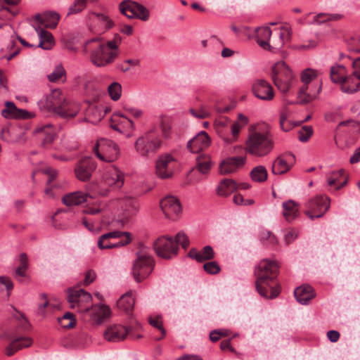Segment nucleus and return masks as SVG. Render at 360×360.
<instances>
[{"mask_svg": "<svg viewBox=\"0 0 360 360\" xmlns=\"http://www.w3.org/2000/svg\"><path fill=\"white\" fill-rule=\"evenodd\" d=\"M279 266L273 260L264 259L261 260L255 269L256 276V289L264 298L274 299L280 293V286H271L270 282L274 281L278 274Z\"/></svg>", "mask_w": 360, "mask_h": 360, "instance_id": "f257e3e1", "label": "nucleus"}, {"mask_svg": "<svg viewBox=\"0 0 360 360\" xmlns=\"http://www.w3.org/2000/svg\"><path fill=\"white\" fill-rule=\"evenodd\" d=\"M86 44L89 46L90 61L96 67L101 68L111 64L118 56L117 53L101 38H93L89 40Z\"/></svg>", "mask_w": 360, "mask_h": 360, "instance_id": "f03ea898", "label": "nucleus"}, {"mask_svg": "<svg viewBox=\"0 0 360 360\" xmlns=\"http://www.w3.org/2000/svg\"><path fill=\"white\" fill-rule=\"evenodd\" d=\"M273 148L274 141L267 129L252 131L246 141V152L256 157L265 156L270 153Z\"/></svg>", "mask_w": 360, "mask_h": 360, "instance_id": "7ed1b4c3", "label": "nucleus"}, {"mask_svg": "<svg viewBox=\"0 0 360 360\" xmlns=\"http://www.w3.org/2000/svg\"><path fill=\"white\" fill-rule=\"evenodd\" d=\"M155 262L149 253L148 248H142L136 253V259L134 262L132 273L135 281L141 283L148 277L154 269Z\"/></svg>", "mask_w": 360, "mask_h": 360, "instance_id": "20e7f679", "label": "nucleus"}, {"mask_svg": "<svg viewBox=\"0 0 360 360\" xmlns=\"http://www.w3.org/2000/svg\"><path fill=\"white\" fill-rule=\"evenodd\" d=\"M271 77L274 84L283 94L288 92L295 79L294 75L284 61H278L272 68Z\"/></svg>", "mask_w": 360, "mask_h": 360, "instance_id": "39448f33", "label": "nucleus"}, {"mask_svg": "<svg viewBox=\"0 0 360 360\" xmlns=\"http://www.w3.org/2000/svg\"><path fill=\"white\" fill-rule=\"evenodd\" d=\"M214 129L217 134L224 142L231 144L238 141L239 137V123L231 122L227 117H223L214 122Z\"/></svg>", "mask_w": 360, "mask_h": 360, "instance_id": "423d86ee", "label": "nucleus"}, {"mask_svg": "<svg viewBox=\"0 0 360 360\" xmlns=\"http://www.w3.org/2000/svg\"><path fill=\"white\" fill-rule=\"evenodd\" d=\"M151 129L145 135L139 137L135 142L136 152L141 156L147 157L156 153L162 146V141Z\"/></svg>", "mask_w": 360, "mask_h": 360, "instance_id": "0eeeda50", "label": "nucleus"}, {"mask_svg": "<svg viewBox=\"0 0 360 360\" xmlns=\"http://www.w3.org/2000/svg\"><path fill=\"white\" fill-rule=\"evenodd\" d=\"M93 151L98 158L107 162L116 160L120 153V148L115 142L104 138L97 141Z\"/></svg>", "mask_w": 360, "mask_h": 360, "instance_id": "6e6552de", "label": "nucleus"}, {"mask_svg": "<svg viewBox=\"0 0 360 360\" xmlns=\"http://www.w3.org/2000/svg\"><path fill=\"white\" fill-rule=\"evenodd\" d=\"M131 241L129 232L111 231L101 236L98 240V246L101 250L123 247Z\"/></svg>", "mask_w": 360, "mask_h": 360, "instance_id": "1a4fd4ad", "label": "nucleus"}, {"mask_svg": "<svg viewBox=\"0 0 360 360\" xmlns=\"http://www.w3.org/2000/svg\"><path fill=\"white\" fill-rule=\"evenodd\" d=\"M92 297L90 293L82 289H69L68 301L72 309L80 312H86L91 307Z\"/></svg>", "mask_w": 360, "mask_h": 360, "instance_id": "9d476101", "label": "nucleus"}, {"mask_svg": "<svg viewBox=\"0 0 360 360\" xmlns=\"http://www.w3.org/2000/svg\"><path fill=\"white\" fill-rule=\"evenodd\" d=\"M268 46L265 50L276 51L280 50L291 38V29L288 25H281L272 30Z\"/></svg>", "mask_w": 360, "mask_h": 360, "instance_id": "9b49d317", "label": "nucleus"}, {"mask_svg": "<svg viewBox=\"0 0 360 360\" xmlns=\"http://www.w3.org/2000/svg\"><path fill=\"white\" fill-rule=\"evenodd\" d=\"M305 207L304 213L311 219L320 218L330 207V199L326 195H316L309 200Z\"/></svg>", "mask_w": 360, "mask_h": 360, "instance_id": "f8f14e48", "label": "nucleus"}, {"mask_svg": "<svg viewBox=\"0 0 360 360\" xmlns=\"http://www.w3.org/2000/svg\"><path fill=\"white\" fill-rule=\"evenodd\" d=\"M153 246L158 257L167 259L176 256L179 250L174 239L167 236L159 237L153 242Z\"/></svg>", "mask_w": 360, "mask_h": 360, "instance_id": "ddd939ff", "label": "nucleus"}, {"mask_svg": "<svg viewBox=\"0 0 360 360\" xmlns=\"http://www.w3.org/2000/svg\"><path fill=\"white\" fill-rule=\"evenodd\" d=\"M122 14L128 18H136L146 21L150 16L149 11L143 5L131 1H123L119 6Z\"/></svg>", "mask_w": 360, "mask_h": 360, "instance_id": "4468645a", "label": "nucleus"}, {"mask_svg": "<svg viewBox=\"0 0 360 360\" xmlns=\"http://www.w3.org/2000/svg\"><path fill=\"white\" fill-rule=\"evenodd\" d=\"M176 160L169 154H165L158 158L155 163V173L160 179L171 178L174 174Z\"/></svg>", "mask_w": 360, "mask_h": 360, "instance_id": "2eb2a0df", "label": "nucleus"}, {"mask_svg": "<svg viewBox=\"0 0 360 360\" xmlns=\"http://www.w3.org/2000/svg\"><path fill=\"white\" fill-rule=\"evenodd\" d=\"M321 89V82L302 85L297 93V103L304 105L311 102L318 97Z\"/></svg>", "mask_w": 360, "mask_h": 360, "instance_id": "dca6fc26", "label": "nucleus"}, {"mask_svg": "<svg viewBox=\"0 0 360 360\" xmlns=\"http://www.w3.org/2000/svg\"><path fill=\"white\" fill-rule=\"evenodd\" d=\"M96 168L95 161L90 157H86L76 164L75 167V175L82 181H88Z\"/></svg>", "mask_w": 360, "mask_h": 360, "instance_id": "f3484780", "label": "nucleus"}, {"mask_svg": "<svg viewBox=\"0 0 360 360\" xmlns=\"http://www.w3.org/2000/svg\"><path fill=\"white\" fill-rule=\"evenodd\" d=\"M104 183L115 189H119L124 185V176L122 171L114 165L108 167L103 175Z\"/></svg>", "mask_w": 360, "mask_h": 360, "instance_id": "a211bd4d", "label": "nucleus"}, {"mask_svg": "<svg viewBox=\"0 0 360 360\" xmlns=\"http://www.w3.org/2000/svg\"><path fill=\"white\" fill-rule=\"evenodd\" d=\"M295 163V156L287 153L278 156L273 162L271 172L274 174L280 175L288 172Z\"/></svg>", "mask_w": 360, "mask_h": 360, "instance_id": "6ab92c4d", "label": "nucleus"}, {"mask_svg": "<svg viewBox=\"0 0 360 360\" xmlns=\"http://www.w3.org/2000/svg\"><path fill=\"white\" fill-rule=\"evenodd\" d=\"M161 209L168 219H175L181 212V205L178 198L167 196L160 202Z\"/></svg>", "mask_w": 360, "mask_h": 360, "instance_id": "aec40b11", "label": "nucleus"}, {"mask_svg": "<svg viewBox=\"0 0 360 360\" xmlns=\"http://www.w3.org/2000/svg\"><path fill=\"white\" fill-rule=\"evenodd\" d=\"M128 335L132 336L131 329L120 324L110 326L103 333L105 340L109 342L124 340Z\"/></svg>", "mask_w": 360, "mask_h": 360, "instance_id": "412c9836", "label": "nucleus"}, {"mask_svg": "<svg viewBox=\"0 0 360 360\" xmlns=\"http://www.w3.org/2000/svg\"><path fill=\"white\" fill-rule=\"evenodd\" d=\"M33 134L44 148L48 147L53 142L56 135L55 128L51 124L37 127Z\"/></svg>", "mask_w": 360, "mask_h": 360, "instance_id": "4be33fe9", "label": "nucleus"}, {"mask_svg": "<svg viewBox=\"0 0 360 360\" xmlns=\"http://www.w3.org/2000/svg\"><path fill=\"white\" fill-rule=\"evenodd\" d=\"M245 162V155L227 158L220 163L219 172L224 175L236 172L243 167Z\"/></svg>", "mask_w": 360, "mask_h": 360, "instance_id": "5701e85b", "label": "nucleus"}, {"mask_svg": "<svg viewBox=\"0 0 360 360\" xmlns=\"http://www.w3.org/2000/svg\"><path fill=\"white\" fill-rule=\"evenodd\" d=\"M112 122L115 124H111V127L120 133H126L127 136H130L134 129L133 121L120 112L113 115Z\"/></svg>", "mask_w": 360, "mask_h": 360, "instance_id": "b1692460", "label": "nucleus"}, {"mask_svg": "<svg viewBox=\"0 0 360 360\" xmlns=\"http://www.w3.org/2000/svg\"><path fill=\"white\" fill-rule=\"evenodd\" d=\"M254 95L264 101H271L274 97L272 86L264 79H258L252 85Z\"/></svg>", "mask_w": 360, "mask_h": 360, "instance_id": "393cba45", "label": "nucleus"}, {"mask_svg": "<svg viewBox=\"0 0 360 360\" xmlns=\"http://www.w3.org/2000/svg\"><path fill=\"white\" fill-rule=\"evenodd\" d=\"M60 105V108L56 110L55 115L65 120H70L75 117L80 110V107L78 103L70 101L65 97Z\"/></svg>", "mask_w": 360, "mask_h": 360, "instance_id": "a878e982", "label": "nucleus"}, {"mask_svg": "<svg viewBox=\"0 0 360 360\" xmlns=\"http://www.w3.org/2000/svg\"><path fill=\"white\" fill-rule=\"evenodd\" d=\"M210 144V136L205 131H202L188 141L187 148L191 153H198L201 150L207 148Z\"/></svg>", "mask_w": 360, "mask_h": 360, "instance_id": "bb28decb", "label": "nucleus"}, {"mask_svg": "<svg viewBox=\"0 0 360 360\" xmlns=\"http://www.w3.org/2000/svg\"><path fill=\"white\" fill-rule=\"evenodd\" d=\"M64 96L61 91L59 89H54L46 96L44 102H41V103H43V106L44 108L55 114L56 112V110L60 108V105H61V102Z\"/></svg>", "mask_w": 360, "mask_h": 360, "instance_id": "cd10ccee", "label": "nucleus"}, {"mask_svg": "<svg viewBox=\"0 0 360 360\" xmlns=\"http://www.w3.org/2000/svg\"><path fill=\"white\" fill-rule=\"evenodd\" d=\"M117 206L127 216H132L139 209V202L134 198L124 197L117 200Z\"/></svg>", "mask_w": 360, "mask_h": 360, "instance_id": "c85d7f7f", "label": "nucleus"}, {"mask_svg": "<svg viewBox=\"0 0 360 360\" xmlns=\"http://www.w3.org/2000/svg\"><path fill=\"white\" fill-rule=\"evenodd\" d=\"M330 78L332 82L340 84L342 86L348 79V72L343 65L335 64L330 68Z\"/></svg>", "mask_w": 360, "mask_h": 360, "instance_id": "c756f323", "label": "nucleus"}, {"mask_svg": "<svg viewBox=\"0 0 360 360\" xmlns=\"http://www.w3.org/2000/svg\"><path fill=\"white\" fill-rule=\"evenodd\" d=\"M32 340L30 338L21 337L13 340L5 349L6 355L13 356L16 352L23 348L29 347L32 345Z\"/></svg>", "mask_w": 360, "mask_h": 360, "instance_id": "7c9ffc66", "label": "nucleus"}, {"mask_svg": "<svg viewBox=\"0 0 360 360\" xmlns=\"http://www.w3.org/2000/svg\"><path fill=\"white\" fill-rule=\"evenodd\" d=\"M88 197L93 198L82 191H75L65 194L62 198V202L68 207L76 206L86 202Z\"/></svg>", "mask_w": 360, "mask_h": 360, "instance_id": "2f4dec72", "label": "nucleus"}, {"mask_svg": "<svg viewBox=\"0 0 360 360\" xmlns=\"http://www.w3.org/2000/svg\"><path fill=\"white\" fill-rule=\"evenodd\" d=\"M297 301L302 304H307L315 297L314 290L310 285H302L297 288L294 291Z\"/></svg>", "mask_w": 360, "mask_h": 360, "instance_id": "473e14b6", "label": "nucleus"}, {"mask_svg": "<svg viewBox=\"0 0 360 360\" xmlns=\"http://www.w3.org/2000/svg\"><path fill=\"white\" fill-rule=\"evenodd\" d=\"M1 115L6 118H27L28 112L17 108L13 102L6 101L5 108L1 110Z\"/></svg>", "mask_w": 360, "mask_h": 360, "instance_id": "72a5a7b5", "label": "nucleus"}, {"mask_svg": "<svg viewBox=\"0 0 360 360\" xmlns=\"http://www.w3.org/2000/svg\"><path fill=\"white\" fill-rule=\"evenodd\" d=\"M188 257L195 259L198 262L205 260H210L214 258V252L210 245L205 246L201 251H198L195 248H192L188 252Z\"/></svg>", "mask_w": 360, "mask_h": 360, "instance_id": "f704fd0d", "label": "nucleus"}, {"mask_svg": "<svg viewBox=\"0 0 360 360\" xmlns=\"http://www.w3.org/2000/svg\"><path fill=\"white\" fill-rule=\"evenodd\" d=\"M283 215L285 220L292 222L299 214V205L292 200L285 201L282 204Z\"/></svg>", "mask_w": 360, "mask_h": 360, "instance_id": "c9c22d12", "label": "nucleus"}, {"mask_svg": "<svg viewBox=\"0 0 360 360\" xmlns=\"http://www.w3.org/2000/svg\"><path fill=\"white\" fill-rule=\"evenodd\" d=\"M90 18L97 24L100 31L105 32L114 25L113 21L105 13H92Z\"/></svg>", "mask_w": 360, "mask_h": 360, "instance_id": "e433bc0d", "label": "nucleus"}, {"mask_svg": "<svg viewBox=\"0 0 360 360\" xmlns=\"http://www.w3.org/2000/svg\"><path fill=\"white\" fill-rule=\"evenodd\" d=\"M34 30L38 32L39 38V43L37 47L44 50L51 49L54 45V39L51 33L43 30L40 26L34 27Z\"/></svg>", "mask_w": 360, "mask_h": 360, "instance_id": "4c0bfd02", "label": "nucleus"}, {"mask_svg": "<svg viewBox=\"0 0 360 360\" xmlns=\"http://www.w3.org/2000/svg\"><path fill=\"white\" fill-rule=\"evenodd\" d=\"M195 169L201 174H207L213 165L211 158L209 155L200 153L196 157Z\"/></svg>", "mask_w": 360, "mask_h": 360, "instance_id": "58836bf2", "label": "nucleus"}, {"mask_svg": "<svg viewBox=\"0 0 360 360\" xmlns=\"http://www.w3.org/2000/svg\"><path fill=\"white\" fill-rule=\"evenodd\" d=\"M110 309L106 305H99L94 309L92 314V319L94 321L100 325L110 316Z\"/></svg>", "mask_w": 360, "mask_h": 360, "instance_id": "ea45409f", "label": "nucleus"}, {"mask_svg": "<svg viewBox=\"0 0 360 360\" xmlns=\"http://www.w3.org/2000/svg\"><path fill=\"white\" fill-rule=\"evenodd\" d=\"M272 30L268 26H262L256 29L255 30V38L257 44L263 49L265 50L266 46H268L267 41L270 39Z\"/></svg>", "mask_w": 360, "mask_h": 360, "instance_id": "a19ab883", "label": "nucleus"}, {"mask_svg": "<svg viewBox=\"0 0 360 360\" xmlns=\"http://www.w3.org/2000/svg\"><path fill=\"white\" fill-rule=\"evenodd\" d=\"M237 189L236 182L230 179L222 180L217 188V193L221 196H228Z\"/></svg>", "mask_w": 360, "mask_h": 360, "instance_id": "79ce46f5", "label": "nucleus"}, {"mask_svg": "<svg viewBox=\"0 0 360 360\" xmlns=\"http://www.w3.org/2000/svg\"><path fill=\"white\" fill-rule=\"evenodd\" d=\"M134 292L130 290L122 295L117 302L118 308L126 312L131 311L134 305Z\"/></svg>", "mask_w": 360, "mask_h": 360, "instance_id": "37998d69", "label": "nucleus"}, {"mask_svg": "<svg viewBox=\"0 0 360 360\" xmlns=\"http://www.w3.org/2000/svg\"><path fill=\"white\" fill-rule=\"evenodd\" d=\"M354 68L353 74L355 78L359 80L356 86H342V91L347 94H354L360 90V58H356L352 63Z\"/></svg>", "mask_w": 360, "mask_h": 360, "instance_id": "c03bdc74", "label": "nucleus"}, {"mask_svg": "<svg viewBox=\"0 0 360 360\" xmlns=\"http://www.w3.org/2000/svg\"><path fill=\"white\" fill-rule=\"evenodd\" d=\"M60 19V15L53 11L46 12L44 14V20L41 21V25L53 29L58 25Z\"/></svg>", "mask_w": 360, "mask_h": 360, "instance_id": "a18cd8bd", "label": "nucleus"}, {"mask_svg": "<svg viewBox=\"0 0 360 360\" xmlns=\"http://www.w3.org/2000/svg\"><path fill=\"white\" fill-rule=\"evenodd\" d=\"M268 173L264 166L259 165L250 172V177L253 181L262 183L267 179Z\"/></svg>", "mask_w": 360, "mask_h": 360, "instance_id": "49530a36", "label": "nucleus"}, {"mask_svg": "<svg viewBox=\"0 0 360 360\" xmlns=\"http://www.w3.org/2000/svg\"><path fill=\"white\" fill-rule=\"evenodd\" d=\"M105 207V204L100 200H96L91 204H87L83 212L84 214L95 215L102 212Z\"/></svg>", "mask_w": 360, "mask_h": 360, "instance_id": "de8ad7c7", "label": "nucleus"}, {"mask_svg": "<svg viewBox=\"0 0 360 360\" xmlns=\"http://www.w3.org/2000/svg\"><path fill=\"white\" fill-rule=\"evenodd\" d=\"M317 75V71L315 70L308 68L304 70L301 75V81L303 83V85L315 84L317 82H321L320 80H316Z\"/></svg>", "mask_w": 360, "mask_h": 360, "instance_id": "09e8293b", "label": "nucleus"}, {"mask_svg": "<svg viewBox=\"0 0 360 360\" xmlns=\"http://www.w3.org/2000/svg\"><path fill=\"white\" fill-rule=\"evenodd\" d=\"M20 265L15 271V277L26 276V271L28 268V259L25 253L22 252L19 256Z\"/></svg>", "mask_w": 360, "mask_h": 360, "instance_id": "8fccbe9b", "label": "nucleus"}, {"mask_svg": "<svg viewBox=\"0 0 360 360\" xmlns=\"http://www.w3.org/2000/svg\"><path fill=\"white\" fill-rule=\"evenodd\" d=\"M58 323L64 328H72L75 326L76 320L73 314L67 312L62 317L58 318Z\"/></svg>", "mask_w": 360, "mask_h": 360, "instance_id": "3c124183", "label": "nucleus"}, {"mask_svg": "<svg viewBox=\"0 0 360 360\" xmlns=\"http://www.w3.org/2000/svg\"><path fill=\"white\" fill-rule=\"evenodd\" d=\"M108 91L111 99L117 101L122 94V86L118 82H112L109 85Z\"/></svg>", "mask_w": 360, "mask_h": 360, "instance_id": "603ef678", "label": "nucleus"}, {"mask_svg": "<svg viewBox=\"0 0 360 360\" xmlns=\"http://www.w3.org/2000/svg\"><path fill=\"white\" fill-rule=\"evenodd\" d=\"M313 134V129L311 126L302 127L297 133V139L301 142H307Z\"/></svg>", "mask_w": 360, "mask_h": 360, "instance_id": "864d4df0", "label": "nucleus"}, {"mask_svg": "<svg viewBox=\"0 0 360 360\" xmlns=\"http://www.w3.org/2000/svg\"><path fill=\"white\" fill-rule=\"evenodd\" d=\"M65 75V70L62 65H58L55 67L53 71L48 75V79L51 82H56L61 79Z\"/></svg>", "mask_w": 360, "mask_h": 360, "instance_id": "5fc2aeb1", "label": "nucleus"}, {"mask_svg": "<svg viewBox=\"0 0 360 360\" xmlns=\"http://www.w3.org/2000/svg\"><path fill=\"white\" fill-rule=\"evenodd\" d=\"M72 214L71 212H68L66 210H58L53 216V218H52L53 225L56 228H57V229H66L68 227V224H58V223H57L58 218L65 219V218H67V217L69 214Z\"/></svg>", "mask_w": 360, "mask_h": 360, "instance_id": "6e6d98bb", "label": "nucleus"}, {"mask_svg": "<svg viewBox=\"0 0 360 360\" xmlns=\"http://www.w3.org/2000/svg\"><path fill=\"white\" fill-rule=\"evenodd\" d=\"M15 44L16 42L14 40H11L7 47L8 53H5L2 56L3 58H6L8 61L11 60L12 58L16 56L20 51V49L19 47H15Z\"/></svg>", "mask_w": 360, "mask_h": 360, "instance_id": "4d7b16f0", "label": "nucleus"}, {"mask_svg": "<svg viewBox=\"0 0 360 360\" xmlns=\"http://www.w3.org/2000/svg\"><path fill=\"white\" fill-rule=\"evenodd\" d=\"M162 136L164 139H169L172 135V124L168 120H162L160 122Z\"/></svg>", "mask_w": 360, "mask_h": 360, "instance_id": "13d9d810", "label": "nucleus"}, {"mask_svg": "<svg viewBox=\"0 0 360 360\" xmlns=\"http://www.w3.org/2000/svg\"><path fill=\"white\" fill-rule=\"evenodd\" d=\"M86 0H75L73 5L69 8L68 15L81 12L86 6Z\"/></svg>", "mask_w": 360, "mask_h": 360, "instance_id": "bf43d9fd", "label": "nucleus"}, {"mask_svg": "<svg viewBox=\"0 0 360 360\" xmlns=\"http://www.w3.org/2000/svg\"><path fill=\"white\" fill-rule=\"evenodd\" d=\"M344 174V170L340 169L338 171H333L328 174V184L329 186H335L338 182L339 179Z\"/></svg>", "mask_w": 360, "mask_h": 360, "instance_id": "052dcab7", "label": "nucleus"}, {"mask_svg": "<svg viewBox=\"0 0 360 360\" xmlns=\"http://www.w3.org/2000/svg\"><path fill=\"white\" fill-rule=\"evenodd\" d=\"M174 241L177 246L181 245L184 249L187 248L189 245L188 236L183 232L178 233Z\"/></svg>", "mask_w": 360, "mask_h": 360, "instance_id": "680f3d73", "label": "nucleus"}, {"mask_svg": "<svg viewBox=\"0 0 360 360\" xmlns=\"http://www.w3.org/2000/svg\"><path fill=\"white\" fill-rule=\"evenodd\" d=\"M204 270L210 274H217L220 271V267L217 262L212 261L203 265Z\"/></svg>", "mask_w": 360, "mask_h": 360, "instance_id": "e2e57ef3", "label": "nucleus"}, {"mask_svg": "<svg viewBox=\"0 0 360 360\" xmlns=\"http://www.w3.org/2000/svg\"><path fill=\"white\" fill-rule=\"evenodd\" d=\"M189 111L193 117L199 119H205L210 115V112L204 106H201L198 110L191 108Z\"/></svg>", "mask_w": 360, "mask_h": 360, "instance_id": "0e129e2a", "label": "nucleus"}, {"mask_svg": "<svg viewBox=\"0 0 360 360\" xmlns=\"http://www.w3.org/2000/svg\"><path fill=\"white\" fill-rule=\"evenodd\" d=\"M63 146L68 150H73L79 147L78 142L72 137L64 138L62 141Z\"/></svg>", "mask_w": 360, "mask_h": 360, "instance_id": "69168bd1", "label": "nucleus"}, {"mask_svg": "<svg viewBox=\"0 0 360 360\" xmlns=\"http://www.w3.org/2000/svg\"><path fill=\"white\" fill-rule=\"evenodd\" d=\"M233 201L237 205H251L255 202L252 199H244L243 196L239 193L234 195Z\"/></svg>", "mask_w": 360, "mask_h": 360, "instance_id": "338daca9", "label": "nucleus"}, {"mask_svg": "<svg viewBox=\"0 0 360 360\" xmlns=\"http://www.w3.org/2000/svg\"><path fill=\"white\" fill-rule=\"evenodd\" d=\"M150 324L151 326H153V327L159 329L160 330L161 333H162L161 337L155 338V339L157 340H161L162 338H163L165 336L166 331H165V328H163L162 323V321H160V319L159 318L157 317V318H155L154 319H150Z\"/></svg>", "mask_w": 360, "mask_h": 360, "instance_id": "774afa93", "label": "nucleus"}]
</instances>
